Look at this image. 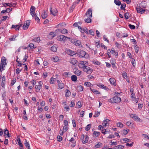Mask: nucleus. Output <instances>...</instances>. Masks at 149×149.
Wrapping results in <instances>:
<instances>
[{
  "mask_svg": "<svg viewBox=\"0 0 149 149\" xmlns=\"http://www.w3.org/2000/svg\"><path fill=\"white\" fill-rule=\"evenodd\" d=\"M77 54L78 55H79L80 57H84L85 58H87L89 57L88 54L86 53V52L80 49H78L77 52Z\"/></svg>",
  "mask_w": 149,
  "mask_h": 149,
  "instance_id": "1",
  "label": "nucleus"
},
{
  "mask_svg": "<svg viewBox=\"0 0 149 149\" xmlns=\"http://www.w3.org/2000/svg\"><path fill=\"white\" fill-rule=\"evenodd\" d=\"M121 101L120 97L117 96H115L108 100L109 102L112 103H118L120 102Z\"/></svg>",
  "mask_w": 149,
  "mask_h": 149,
  "instance_id": "2",
  "label": "nucleus"
},
{
  "mask_svg": "<svg viewBox=\"0 0 149 149\" xmlns=\"http://www.w3.org/2000/svg\"><path fill=\"white\" fill-rule=\"evenodd\" d=\"M83 70L85 72H87L88 74H91L93 71V70L91 69V68L87 65L84 66Z\"/></svg>",
  "mask_w": 149,
  "mask_h": 149,
  "instance_id": "3",
  "label": "nucleus"
},
{
  "mask_svg": "<svg viewBox=\"0 0 149 149\" xmlns=\"http://www.w3.org/2000/svg\"><path fill=\"white\" fill-rule=\"evenodd\" d=\"M68 37L63 35H61L57 36V40L61 41H64L66 39L67 40Z\"/></svg>",
  "mask_w": 149,
  "mask_h": 149,
  "instance_id": "4",
  "label": "nucleus"
},
{
  "mask_svg": "<svg viewBox=\"0 0 149 149\" xmlns=\"http://www.w3.org/2000/svg\"><path fill=\"white\" fill-rule=\"evenodd\" d=\"M30 23V20H27L23 26V29L24 30L27 29L29 27Z\"/></svg>",
  "mask_w": 149,
  "mask_h": 149,
  "instance_id": "5",
  "label": "nucleus"
},
{
  "mask_svg": "<svg viewBox=\"0 0 149 149\" xmlns=\"http://www.w3.org/2000/svg\"><path fill=\"white\" fill-rule=\"evenodd\" d=\"M35 10L36 8L35 7L31 6L30 9V12L31 15L33 17L35 16Z\"/></svg>",
  "mask_w": 149,
  "mask_h": 149,
  "instance_id": "6",
  "label": "nucleus"
},
{
  "mask_svg": "<svg viewBox=\"0 0 149 149\" xmlns=\"http://www.w3.org/2000/svg\"><path fill=\"white\" fill-rule=\"evenodd\" d=\"M85 16H86L87 17H92V10L91 8H89Z\"/></svg>",
  "mask_w": 149,
  "mask_h": 149,
  "instance_id": "7",
  "label": "nucleus"
},
{
  "mask_svg": "<svg viewBox=\"0 0 149 149\" xmlns=\"http://www.w3.org/2000/svg\"><path fill=\"white\" fill-rule=\"evenodd\" d=\"M130 116L132 118L133 120L137 121H140V119L139 118L138 116H136L135 114H130Z\"/></svg>",
  "mask_w": 149,
  "mask_h": 149,
  "instance_id": "8",
  "label": "nucleus"
},
{
  "mask_svg": "<svg viewBox=\"0 0 149 149\" xmlns=\"http://www.w3.org/2000/svg\"><path fill=\"white\" fill-rule=\"evenodd\" d=\"M50 11L51 14L54 16L56 15L57 12V11L56 9H54L52 10V6L50 7Z\"/></svg>",
  "mask_w": 149,
  "mask_h": 149,
  "instance_id": "9",
  "label": "nucleus"
},
{
  "mask_svg": "<svg viewBox=\"0 0 149 149\" xmlns=\"http://www.w3.org/2000/svg\"><path fill=\"white\" fill-rule=\"evenodd\" d=\"M7 64V63H3L2 62V61H1V63L0 65V71L2 72L3 70H4V69L5 67V66Z\"/></svg>",
  "mask_w": 149,
  "mask_h": 149,
  "instance_id": "10",
  "label": "nucleus"
},
{
  "mask_svg": "<svg viewBox=\"0 0 149 149\" xmlns=\"http://www.w3.org/2000/svg\"><path fill=\"white\" fill-rule=\"evenodd\" d=\"M67 54L71 56L77 54V52L72 51L71 50L69 49L68 50L67 52Z\"/></svg>",
  "mask_w": 149,
  "mask_h": 149,
  "instance_id": "11",
  "label": "nucleus"
},
{
  "mask_svg": "<svg viewBox=\"0 0 149 149\" xmlns=\"http://www.w3.org/2000/svg\"><path fill=\"white\" fill-rule=\"evenodd\" d=\"M109 81H110L111 84L112 85H113L115 86H116L115 84L116 80L114 78H111L109 79Z\"/></svg>",
  "mask_w": 149,
  "mask_h": 149,
  "instance_id": "12",
  "label": "nucleus"
},
{
  "mask_svg": "<svg viewBox=\"0 0 149 149\" xmlns=\"http://www.w3.org/2000/svg\"><path fill=\"white\" fill-rule=\"evenodd\" d=\"M56 36V34L54 32H52L50 33L48 36L49 38L52 39Z\"/></svg>",
  "mask_w": 149,
  "mask_h": 149,
  "instance_id": "13",
  "label": "nucleus"
},
{
  "mask_svg": "<svg viewBox=\"0 0 149 149\" xmlns=\"http://www.w3.org/2000/svg\"><path fill=\"white\" fill-rule=\"evenodd\" d=\"M136 10L138 13H140L141 14L143 13L145 11V10L143 9H142V8H136Z\"/></svg>",
  "mask_w": 149,
  "mask_h": 149,
  "instance_id": "14",
  "label": "nucleus"
},
{
  "mask_svg": "<svg viewBox=\"0 0 149 149\" xmlns=\"http://www.w3.org/2000/svg\"><path fill=\"white\" fill-rule=\"evenodd\" d=\"M97 85L98 86L100 87L101 88H102L105 90H107L108 89L107 87L104 85L102 84H98Z\"/></svg>",
  "mask_w": 149,
  "mask_h": 149,
  "instance_id": "15",
  "label": "nucleus"
},
{
  "mask_svg": "<svg viewBox=\"0 0 149 149\" xmlns=\"http://www.w3.org/2000/svg\"><path fill=\"white\" fill-rule=\"evenodd\" d=\"M58 31L61 32V33H62L63 34H65L66 33H67L68 32L67 30L65 29H58Z\"/></svg>",
  "mask_w": 149,
  "mask_h": 149,
  "instance_id": "16",
  "label": "nucleus"
},
{
  "mask_svg": "<svg viewBox=\"0 0 149 149\" xmlns=\"http://www.w3.org/2000/svg\"><path fill=\"white\" fill-rule=\"evenodd\" d=\"M75 45L76 46H79V47H82V46L81 45V42L79 40H76Z\"/></svg>",
  "mask_w": 149,
  "mask_h": 149,
  "instance_id": "17",
  "label": "nucleus"
},
{
  "mask_svg": "<svg viewBox=\"0 0 149 149\" xmlns=\"http://www.w3.org/2000/svg\"><path fill=\"white\" fill-rule=\"evenodd\" d=\"M77 61L75 58H72L70 61L71 63L73 65H75L77 64Z\"/></svg>",
  "mask_w": 149,
  "mask_h": 149,
  "instance_id": "18",
  "label": "nucleus"
},
{
  "mask_svg": "<svg viewBox=\"0 0 149 149\" xmlns=\"http://www.w3.org/2000/svg\"><path fill=\"white\" fill-rule=\"evenodd\" d=\"M83 61H81L80 63H79L78 65V66L79 68H83L84 69V66H85V65H84L83 64V63H84Z\"/></svg>",
  "mask_w": 149,
  "mask_h": 149,
  "instance_id": "19",
  "label": "nucleus"
},
{
  "mask_svg": "<svg viewBox=\"0 0 149 149\" xmlns=\"http://www.w3.org/2000/svg\"><path fill=\"white\" fill-rule=\"evenodd\" d=\"M51 60L54 62H57L59 60V58L58 56H55L51 58Z\"/></svg>",
  "mask_w": 149,
  "mask_h": 149,
  "instance_id": "20",
  "label": "nucleus"
},
{
  "mask_svg": "<svg viewBox=\"0 0 149 149\" xmlns=\"http://www.w3.org/2000/svg\"><path fill=\"white\" fill-rule=\"evenodd\" d=\"M67 40L70 41L71 43L74 44L77 40L76 39H71L70 38L68 37Z\"/></svg>",
  "mask_w": 149,
  "mask_h": 149,
  "instance_id": "21",
  "label": "nucleus"
},
{
  "mask_svg": "<svg viewBox=\"0 0 149 149\" xmlns=\"http://www.w3.org/2000/svg\"><path fill=\"white\" fill-rule=\"evenodd\" d=\"M25 142L24 145L26 148H27L28 149H31L30 145L29 144V142L27 141L26 140H25Z\"/></svg>",
  "mask_w": 149,
  "mask_h": 149,
  "instance_id": "22",
  "label": "nucleus"
},
{
  "mask_svg": "<svg viewBox=\"0 0 149 149\" xmlns=\"http://www.w3.org/2000/svg\"><path fill=\"white\" fill-rule=\"evenodd\" d=\"M47 13L45 11H44L41 15V17L43 19H45L47 17Z\"/></svg>",
  "mask_w": 149,
  "mask_h": 149,
  "instance_id": "23",
  "label": "nucleus"
},
{
  "mask_svg": "<svg viewBox=\"0 0 149 149\" xmlns=\"http://www.w3.org/2000/svg\"><path fill=\"white\" fill-rule=\"evenodd\" d=\"M81 72V71L78 69H76L75 71H74V74L77 76H79L80 75Z\"/></svg>",
  "mask_w": 149,
  "mask_h": 149,
  "instance_id": "24",
  "label": "nucleus"
},
{
  "mask_svg": "<svg viewBox=\"0 0 149 149\" xmlns=\"http://www.w3.org/2000/svg\"><path fill=\"white\" fill-rule=\"evenodd\" d=\"M58 89H61L63 88L64 86L63 83H59L58 84Z\"/></svg>",
  "mask_w": 149,
  "mask_h": 149,
  "instance_id": "25",
  "label": "nucleus"
},
{
  "mask_svg": "<svg viewBox=\"0 0 149 149\" xmlns=\"http://www.w3.org/2000/svg\"><path fill=\"white\" fill-rule=\"evenodd\" d=\"M89 139V137L87 135H86L85 136V140L82 141V143L83 144L87 143Z\"/></svg>",
  "mask_w": 149,
  "mask_h": 149,
  "instance_id": "26",
  "label": "nucleus"
},
{
  "mask_svg": "<svg viewBox=\"0 0 149 149\" xmlns=\"http://www.w3.org/2000/svg\"><path fill=\"white\" fill-rule=\"evenodd\" d=\"M71 80L72 81H75L77 79V77L75 75H72L71 77Z\"/></svg>",
  "mask_w": 149,
  "mask_h": 149,
  "instance_id": "27",
  "label": "nucleus"
},
{
  "mask_svg": "<svg viewBox=\"0 0 149 149\" xmlns=\"http://www.w3.org/2000/svg\"><path fill=\"white\" fill-rule=\"evenodd\" d=\"M11 28H14L16 30H19V26L18 25H12Z\"/></svg>",
  "mask_w": 149,
  "mask_h": 149,
  "instance_id": "28",
  "label": "nucleus"
},
{
  "mask_svg": "<svg viewBox=\"0 0 149 149\" xmlns=\"http://www.w3.org/2000/svg\"><path fill=\"white\" fill-rule=\"evenodd\" d=\"M91 90L92 91V92L95 94H100V92L95 89H92L91 88Z\"/></svg>",
  "mask_w": 149,
  "mask_h": 149,
  "instance_id": "29",
  "label": "nucleus"
},
{
  "mask_svg": "<svg viewBox=\"0 0 149 149\" xmlns=\"http://www.w3.org/2000/svg\"><path fill=\"white\" fill-rule=\"evenodd\" d=\"M91 17H88L85 20V22L86 23H89L91 22L92 20L91 19Z\"/></svg>",
  "mask_w": 149,
  "mask_h": 149,
  "instance_id": "30",
  "label": "nucleus"
},
{
  "mask_svg": "<svg viewBox=\"0 0 149 149\" xmlns=\"http://www.w3.org/2000/svg\"><path fill=\"white\" fill-rule=\"evenodd\" d=\"M40 37H38L37 38H35L32 40V41H35V42H39L40 41Z\"/></svg>",
  "mask_w": 149,
  "mask_h": 149,
  "instance_id": "31",
  "label": "nucleus"
},
{
  "mask_svg": "<svg viewBox=\"0 0 149 149\" xmlns=\"http://www.w3.org/2000/svg\"><path fill=\"white\" fill-rule=\"evenodd\" d=\"M75 7V6L74 4H73L71 6V7L70 8V9L69 10V13H71L72 12L73 9Z\"/></svg>",
  "mask_w": 149,
  "mask_h": 149,
  "instance_id": "32",
  "label": "nucleus"
},
{
  "mask_svg": "<svg viewBox=\"0 0 149 149\" xmlns=\"http://www.w3.org/2000/svg\"><path fill=\"white\" fill-rule=\"evenodd\" d=\"M114 3L117 5L120 6L121 5V2L119 0H114Z\"/></svg>",
  "mask_w": 149,
  "mask_h": 149,
  "instance_id": "33",
  "label": "nucleus"
},
{
  "mask_svg": "<svg viewBox=\"0 0 149 149\" xmlns=\"http://www.w3.org/2000/svg\"><path fill=\"white\" fill-rule=\"evenodd\" d=\"M51 50L54 52H56L57 50V48L54 45L52 46L51 47Z\"/></svg>",
  "mask_w": 149,
  "mask_h": 149,
  "instance_id": "34",
  "label": "nucleus"
},
{
  "mask_svg": "<svg viewBox=\"0 0 149 149\" xmlns=\"http://www.w3.org/2000/svg\"><path fill=\"white\" fill-rule=\"evenodd\" d=\"M41 87V86L39 85H36L35 88L36 89V91L37 92H39Z\"/></svg>",
  "mask_w": 149,
  "mask_h": 149,
  "instance_id": "35",
  "label": "nucleus"
},
{
  "mask_svg": "<svg viewBox=\"0 0 149 149\" xmlns=\"http://www.w3.org/2000/svg\"><path fill=\"white\" fill-rule=\"evenodd\" d=\"M77 89L78 91H81L83 90V87L81 86L80 85L77 87Z\"/></svg>",
  "mask_w": 149,
  "mask_h": 149,
  "instance_id": "36",
  "label": "nucleus"
},
{
  "mask_svg": "<svg viewBox=\"0 0 149 149\" xmlns=\"http://www.w3.org/2000/svg\"><path fill=\"white\" fill-rule=\"evenodd\" d=\"M77 108H79L81 107V102L80 101H79L76 104Z\"/></svg>",
  "mask_w": 149,
  "mask_h": 149,
  "instance_id": "37",
  "label": "nucleus"
},
{
  "mask_svg": "<svg viewBox=\"0 0 149 149\" xmlns=\"http://www.w3.org/2000/svg\"><path fill=\"white\" fill-rule=\"evenodd\" d=\"M93 134L94 135L95 137H98L100 135V132H98L94 131L93 133Z\"/></svg>",
  "mask_w": 149,
  "mask_h": 149,
  "instance_id": "38",
  "label": "nucleus"
},
{
  "mask_svg": "<svg viewBox=\"0 0 149 149\" xmlns=\"http://www.w3.org/2000/svg\"><path fill=\"white\" fill-rule=\"evenodd\" d=\"M71 95V93L69 90H67V92L65 94V96L66 97L69 96Z\"/></svg>",
  "mask_w": 149,
  "mask_h": 149,
  "instance_id": "39",
  "label": "nucleus"
},
{
  "mask_svg": "<svg viewBox=\"0 0 149 149\" xmlns=\"http://www.w3.org/2000/svg\"><path fill=\"white\" fill-rule=\"evenodd\" d=\"M91 127V124H88L87 125L86 127H85V130L87 131H88L89 130Z\"/></svg>",
  "mask_w": 149,
  "mask_h": 149,
  "instance_id": "40",
  "label": "nucleus"
},
{
  "mask_svg": "<svg viewBox=\"0 0 149 149\" xmlns=\"http://www.w3.org/2000/svg\"><path fill=\"white\" fill-rule=\"evenodd\" d=\"M16 37V36H12V37L11 38H9V40L10 41H15V38Z\"/></svg>",
  "mask_w": 149,
  "mask_h": 149,
  "instance_id": "41",
  "label": "nucleus"
},
{
  "mask_svg": "<svg viewBox=\"0 0 149 149\" xmlns=\"http://www.w3.org/2000/svg\"><path fill=\"white\" fill-rule=\"evenodd\" d=\"M17 141H18V143L19 146L23 148V145L21 142V141L20 140V139H19L17 140Z\"/></svg>",
  "mask_w": 149,
  "mask_h": 149,
  "instance_id": "42",
  "label": "nucleus"
},
{
  "mask_svg": "<svg viewBox=\"0 0 149 149\" xmlns=\"http://www.w3.org/2000/svg\"><path fill=\"white\" fill-rule=\"evenodd\" d=\"M126 4L125 3L121 4L120 7V9L121 10H125V8L126 7Z\"/></svg>",
  "mask_w": 149,
  "mask_h": 149,
  "instance_id": "43",
  "label": "nucleus"
},
{
  "mask_svg": "<svg viewBox=\"0 0 149 149\" xmlns=\"http://www.w3.org/2000/svg\"><path fill=\"white\" fill-rule=\"evenodd\" d=\"M2 4L5 7H6L7 6H9V7H12L13 6H10V3H3Z\"/></svg>",
  "mask_w": 149,
  "mask_h": 149,
  "instance_id": "44",
  "label": "nucleus"
},
{
  "mask_svg": "<svg viewBox=\"0 0 149 149\" xmlns=\"http://www.w3.org/2000/svg\"><path fill=\"white\" fill-rule=\"evenodd\" d=\"M100 114V113L99 112H95L93 117H98Z\"/></svg>",
  "mask_w": 149,
  "mask_h": 149,
  "instance_id": "45",
  "label": "nucleus"
},
{
  "mask_svg": "<svg viewBox=\"0 0 149 149\" xmlns=\"http://www.w3.org/2000/svg\"><path fill=\"white\" fill-rule=\"evenodd\" d=\"M129 13H126L125 14L124 17H125L126 19H127L129 18Z\"/></svg>",
  "mask_w": 149,
  "mask_h": 149,
  "instance_id": "46",
  "label": "nucleus"
},
{
  "mask_svg": "<svg viewBox=\"0 0 149 149\" xmlns=\"http://www.w3.org/2000/svg\"><path fill=\"white\" fill-rule=\"evenodd\" d=\"M57 138V141L59 142L61 141L62 140V137L60 136H58Z\"/></svg>",
  "mask_w": 149,
  "mask_h": 149,
  "instance_id": "47",
  "label": "nucleus"
},
{
  "mask_svg": "<svg viewBox=\"0 0 149 149\" xmlns=\"http://www.w3.org/2000/svg\"><path fill=\"white\" fill-rule=\"evenodd\" d=\"M123 140L125 143L129 142L130 141V139L126 138H123Z\"/></svg>",
  "mask_w": 149,
  "mask_h": 149,
  "instance_id": "48",
  "label": "nucleus"
},
{
  "mask_svg": "<svg viewBox=\"0 0 149 149\" xmlns=\"http://www.w3.org/2000/svg\"><path fill=\"white\" fill-rule=\"evenodd\" d=\"M35 16V20H37L38 23H39V22H40V19H39V18H38V17L37 16L36 14H35V16Z\"/></svg>",
  "mask_w": 149,
  "mask_h": 149,
  "instance_id": "49",
  "label": "nucleus"
},
{
  "mask_svg": "<svg viewBox=\"0 0 149 149\" xmlns=\"http://www.w3.org/2000/svg\"><path fill=\"white\" fill-rule=\"evenodd\" d=\"M117 149H123L124 148V147L123 146L118 145L117 146Z\"/></svg>",
  "mask_w": 149,
  "mask_h": 149,
  "instance_id": "50",
  "label": "nucleus"
},
{
  "mask_svg": "<svg viewBox=\"0 0 149 149\" xmlns=\"http://www.w3.org/2000/svg\"><path fill=\"white\" fill-rule=\"evenodd\" d=\"M129 26L131 29H134L135 28V26L131 24L129 25Z\"/></svg>",
  "mask_w": 149,
  "mask_h": 149,
  "instance_id": "51",
  "label": "nucleus"
},
{
  "mask_svg": "<svg viewBox=\"0 0 149 149\" xmlns=\"http://www.w3.org/2000/svg\"><path fill=\"white\" fill-rule=\"evenodd\" d=\"M56 79L53 77H52L51 78L50 80V83L51 84H52L54 82V80H55Z\"/></svg>",
  "mask_w": 149,
  "mask_h": 149,
  "instance_id": "52",
  "label": "nucleus"
},
{
  "mask_svg": "<svg viewBox=\"0 0 149 149\" xmlns=\"http://www.w3.org/2000/svg\"><path fill=\"white\" fill-rule=\"evenodd\" d=\"M29 46L32 49H33L35 48L33 44L30 43L29 45Z\"/></svg>",
  "mask_w": 149,
  "mask_h": 149,
  "instance_id": "53",
  "label": "nucleus"
},
{
  "mask_svg": "<svg viewBox=\"0 0 149 149\" xmlns=\"http://www.w3.org/2000/svg\"><path fill=\"white\" fill-rule=\"evenodd\" d=\"M115 60H113L111 61V64L113 67L115 66Z\"/></svg>",
  "mask_w": 149,
  "mask_h": 149,
  "instance_id": "54",
  "label": "nucleus"
},
{
  "mask_svg": "<svg viewBox=\"0 0 149 149\" xmlns=\"http://www.w3.org/2000/svg\"><path fill=\"white\" fill-rule=\"evenodd\" d=\"M123 125L121 123H117V126L118 127H122L123 126Z\"/></svg>",
  "mask_w": 149,
  "mask_h": 149,
  "instance_id": "55",
  "label": "nucleus"
},
{
  "mask_svg": "<svg viewBox=\"0 0 149 149\" xmlns=\"http://www.w3.org/2000/svg\"><path fill=\"white\" fill-rule=\"evenodd\" d=\"M122 76L125 79H126V78L127 77V74L126 72H124L122 74Z\"/></svg>",
  "mask_w": 149,
  "mask_h": 149,
  "instance_id": "56",
  "label": "nucleus"
},
{
  "mask_svg": "<svg viewBox=\"0 0 149 149\" xmlns=\"http://www.w3.org/2000/svg\"><path fill=\"white\" fill-rule=\"evenodd\" d=\"M102 131V133L104 134H106L107 133V131L106 129H105L104 128L103 129L101 130Z\"/></svg>",
  "mask_w": 149,
  "mask_h": 149,
  "instance_id": "57",
  "label": "nucleus"
},
{
  "mask_svg": "<svg viewBox=\"0 0 149 149\" xmlns=\"http://www.w3.org/2000/svg\"><path fill=\"white\" fill-rule=\"evenodd\" d=\"M129 130L128 129V130H123V134L124 135H126L127 134Z\"/></svg>",
  "mask_w": 149,
  "mask_h": 149,
  "instance_id": "58",
  "label": "nucleus"
},
{
  "mask_svg": "<svg viewBox=\"0 0 149 149\" xmlns=\"http://www.w3.org/2000/svg\"><path fill=\"white\" fill-rule=\"evenodd\" d=\"M78 28L79 29V30L80 31H81V32L82 33H84V31H84L83 29L84 28H82L81 26H78Z\"/></svg>",
  "mask_w": 149,
  "mask_h": 149,
  "instance_id": "59",
  "label": "nucleus"
},
{
  "mask_svg": "<svg viewBox=\"0 0 149 149\" xmlns=\"http://www.w3.org/2000/svg\"><path fill=\"white\" fill-rule=\"evenodd\" d=\"M134 49H135V52L136 53H137L138 52L139 49L138 47H137V45H136L134 47Z\"/></svg>",
  "mask_w": 149,
  "mask_h": 149,
  "instance_id": "60",
  "label": "nucleus"
},
{
  "mask_svg": "<svg viewBox=\"0 0 149 149\" xmlns=\"http://www.w3.org/2000/svg\"><path fill=\"white\" fill-rule=\"evenodd\" d=\"M9 133V131L8 130H7L6 129V130H5L4 131V134H5V138H6V135H7V134H8Z\"/></svg>",
  "mask_w": 149,
  "mask_h": 149,
  "instance_id": "61",
  "label": "nucleus"
},
{
  "mask_svg": "<svg viewBox=\"0 0 149 149\" xmlns=\"http://www.w3.org/2000/svg\"><path fill=\"white\" fill-rule=\"evenodd\" d=\"M101 144V143H99L95 145V147L97 148H99L100 147V145Z\"/></svg>",
  "mask_w": 149,
  "mask_h": 149,
  "instance_id": "62",
  "label": "nucleus"
},
{
  "mask_svg": "<svg viewBox=\"0 0 149 149\" xmlns=\"http://www.w3.org/2000/svg\"><path fill=\"white\" fill-rule=\"evenodd\" d=\"M68 127L67 126H64L63 127V130L64 132H66L68 130Z\"/></svg>",
  "mask_w": 149,
  "mask_h": 149,
  "instance_id": "63",
  "label": "nucleus"
},
{
  "mask_svg": "<svg viewBox=\"0 0 149 149\" xmlns=\"http://www.w3.org/2000/svg\"><path fill=\"white\" fill-rule=\"evenodd\" d=\"M74 103L73 101H72L71 102V104H70V106L71 107H74Z\"/></svg>",
  "mask_w": 149,
  "mask_h": 149,
  "instance_id": "64",
  "label": "nucleus"
}]
</instances>
